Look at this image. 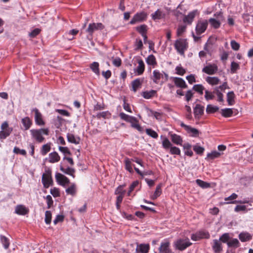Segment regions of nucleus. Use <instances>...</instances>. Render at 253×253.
Segmentation results:
<instances>
[{"mask_svg":"<svg viewBox=\"0 0 253 253\" xmlns=\"http://www.w3.org/2000/svg\"><path fill=\"white\" fill-rule=\"evenodd\" d=\"M30 132L32 138L36 140L38 142L41 143L44 140L43 134L46 135L49 134V129L46 128L33 129L30 130Z\"/></svg>","mask_w":253,"mask_h":253,"instance_id":"f257e3e1","label":"nucleus"},{"mask_svg":"<svg viewBox=\"0 0 253 253\" xmlns=\"http://www.w3.org/2000/svg\"><path fill=\"white\" fill-rule=\"evenodd\" d=\"M174 45L177 52L184 55L185 51L188 48V43L186 39L179 38L175 41Z\"/></svg>","mask_w":253,"mask_h":253,"instance_id":"f03ea898","label":"nucleus"},{"mask_svg":"<svg viewBox=\"0 0 253 253\" xmlns=\"http://www.w3.org/2000/svg\"><path fill=\"white\" fill-rule=\"evenodd\" d=\"M192 245L188 238L179 239L175 243L174 246L176 249L180 251H183Z\"/></svg>","mask_w":253,"mask_h":253,"instance_id":"7ed1b4c3","label":"nucleus"},{"mask_svg":"<svg viewBox=\"0 0 253 253\" xmlns=\"http://www.w3.org/2000/svg\"><path fill=\"white\" fill-rule=\"evenodd\" d=\"M42 181L43 187L45 188H47L50 185H52L53 180L51 177V171L50 170H46L45 172L43 173Z\"/></svg>","mask_w":253,"mask_h":253,"instance_id":"20e7f679","label":"nucleus"},{"mask_svg":"<svg viewBox=\"0 0 253 253\" xmlns=\"http://www.w3.org/2000/svg\"><path fill=\"white\" fill-rule=\"evenodd\" d=\"M0 127L1 130L0 131V139H5L11 133L12 128L9 127L7 122H3Z\"/></svg>","mask_w":253,"mask_h":253,"instance_id":"39448f33","label":"nucleus"},{"mask_svg":"<svg viewBox=\"0 0 253 253\" xmlns=\"http://www.w3.org/2000/svg\"><path fill=\"white\" fill-rule=\"evenodd\" d=\"M147 14L144 12L136 13L131 19L129 23L130 24H135L137 23L141 22L146 20Z\"/></svg>","mask_w":253,"mask_h":253,"instance_id":"423d86ee","label":"nucleus"},{"mask_svg":"<svg viewBox=\"0 0 253 253\" xmlns=\"http://www.w3.org/2000/svg\"><path fill=\"white\" fill-rule=\"evenodd\" d=\"M104 28V26L101 23H92L88 25V28L86 30V32L90 36L93 33L97 31L101 30Z\"/></svg>","mask_w":253,"mask_h":253,"instance_id":"0eeeda50","label":"nucleus"},{"mask_svg":"<svg viewBox=\"0 0 253 253\" xmlns=\"http://www.w3.org/2000/svg\"><path fill=\"white\" fill-rule=\"evenodd\" d=\"M218 70V67L215 64H209L202 69V72L208 75H213Z\"/></svg>","mask_w":253,"mask_h":253,"instance_id":"6e6552de","label":"nucleus"},{"mask_svg":"<svg viewBox=\"0 0 253 253\" xmlns=\"http://www.w3.org/2000/svg\"><path fill=\"white\" fill-rule=\"evenodd\" d=\"M208 25L207 20L199 21L196 27V33L198 35H200L204 33L206 30Z\"/></svg>","mask_w":253,"mask_h":253,"instance_id":"1a4fd4ad","label":"nucleus"},{"mask_svg":"<svg viewBox=\"0 0 253 253\" xmlns=\"http://www.w3.org/2000/svg\"><path fill=\"white\" fill-rule=\"evenodd\" d=\"M55 178L58 183L64 187L70 183L68 178L60 173L56 174Z\"/></svg>","mask_w":253,"mask_h":253,"instance_id":"9d476101","label":"nucleus"},{"mask_svg":"<svg viewBox=\"0 0 253 253\" xmlns=\"http://www.w3.org/2000/svg\"><path fill=\"white\" fill-rule=\"evenodd\" d=\"M33 111L35 113V123L39 126H43L44 125V122L42 119V114L39 111L38 109L35 108L33 109Z\"/></svg>","mask_w":253,"mask_h":253,"instance_id":"9b49d317","label":"nucleus"},{"mask_svg":"<svg viewBox=\"0 0 253 253\" xmlns=\"http://www.w3.org/2000/svg\"><path fill=\"white\" fill-rule=\"evenodd\" d=\"M159 250L161 253H173L169 249V242L162 243Z\"/></svg>","mask_w":253,"mask_h":253,"instance_id":"f8f14e48","label":"nucleus"},{"mask_svg":"<svg viewBox=\"0 0 253 253\" xmlns=\"http://www.w3.org/2000/svg\"><path fill=\"white\" fill-rule=\"evenodd\" d=\"M150 250L148 244H141L137 246L136 251L138 253H148Z\"/></svg>","mask_w":253,"mask_h":253,"instance_id":"ddd939ff","label":"nucleus"},{"mask_svg":"<svg viewBox=\"0 0 253 253\" xmlns=\"http://www.w3.org/2000/svg\"><path fill=\"white\" fill-rule=\"evenodd\" d=\"M173 81L175 85L178 87L186 88L188 87L185 82L182 78L175 77L173 79Z\"/></svg>","mask_w":253,"mask_h":253,"instance_id":"4468645a","label":"nucleus"},{"mask_svg":"<svg viewBox=\"0 0 253 253\" xmlns=\"http://www.w3.org/2000/svg\"><path fill=\"white\" fill-rule=\"evenodd\" d=\"M15 213L19 215H26L29 212L28 209L22 205H17L15 208Z\"/></svg>","mask_w":253,"mask_h":253,"instance_id":"2eb2a0df","label":"nucleus"},{"mask_svg":"<svg viewBox=\"0 0 253 253\" xmlns=\"http://www.w3.org/2000/svg\"><path fill=\"white\" fill-rule=\"evenodd\" d=\"M213 245L212 246L213 251L215 253H219L222 251L221 243L219 240L214 239L213 240Z\"/></svg>","mask_w":253,"mask_h":253,"instance_id":"dca6fc26","label":"nucleus"},{"mask_svg":"<svg viewBox=\"0 0 253 253\" xmlns=\"http://www.w3.org/2000/svg\"><path fill=\"white\" fill-rule=\"evenodd\" d=\"M204 107L197 104L194 109V114L196 118H199L204 113Z\"/></svg>","mask_w":253,"mask_h":253,"instance_id":"f3484780","label":"nucleus"},{"mask_svg":"<svg viewBox=\"0 0 253 253\" xmlns=\"http://www.w3.org/2000/svg\"><path fill=\"white\" fill-rule=\"evenodd\" d=\"M60 157L56 152L50 153L49 154L48 162L50 163H55L59 161Z\"/></svg>","mask_w":253,"mask_h":253,"instance_id":"a211bd4d","label":"nucleus"},{"mask_svg":"<svg viewBox=\"0 0 253 253\" xmlns=\"http://www.w3.org/2000/svg\"><path fill=\"white\" fill-rule=\"evenodd\" d=\"M153 20H156L162 19L165 17V14L160 9H157L154 13L151 14Z\"/></svg>","mask_w":253,"mask_h":253,"instance_id":"6ab92c4d","label":"nucleus"},{"mask_svg":"<svg viewBox=\"0 0 253 253\" xmlns=\"http://www.w3.org/2000/svg\"><path fill=\"white\" fill-rule=\"evenodd\" d=\"M119 116L122 120H123L127 122L132 123L133 122H136V118L132 116H130L123 112L120 113Z\"/></svg>","mask_w":253,"mask_h":253,"instance_id":"aec40b11","label":"nucleus"},{"mask_svg":"<svg viewBox=\"0 0 253 253\" xmlns=\"http://www.w3.org/2000/svg\"><path fill=\"white\" fill-rule=\"evenodd\" d=\"M138 65L137 68L134 70L135 73H136L138 75H142L145 70V65L142 60L138 61Z\"/></svg>","mask_w":253,"mask_h":253,"instance_id":"412c9836","label":"nucleus"},{"mask_svg":"<svg viewBox=\"0 0 253 253\" xmlns=\"http://www.w3.org/2000/svg\"><path fill=\"white\" fill-rule=\"evenodd\" d=\"M180 126L184 127L188 132L193 133V136H197L199 134V131L196 128L191 127L189 126L185 125L183 123H181Z\"/></svg>","mask_w":253,"mask_h":253,"instance_id":"4be33fe9","label":"nucleus"},{"mask_svg":"<svg viewBox=\"0 0 253 253\" xmlns=\"http://www.w3.org/2000/svg\"><path fill=\"white\" fill-rule=\"evenodd\" d=\"M143 82V80L140 79H136L132 81V89L134 92H136L137 90L141 87V85Z\"/></svg>","mask_w":253,"mask_h":253,"instance_id":"5701e85b","label":"nucleus"},{"mask_svg":"<svg viewBox=\"0 0 253 253\" xmlns=\"http://www.w3.org/2000/svg\"><path fill=\"white\" fill-rule=\"evenodd\" d=\"M206 81L211 85H215L220 82V80L216 77H207L206 78Z\"/></svg>","mask_w":253,"mask_h":253,"instance_id":"b1692460","label":"nucleus"},{"mask_svg":"<svg viewBox=\"0 0 253 253\" xmlns=\"http://www.w3.org/2000/svg\"><path fill=\"white\" fill-rule=\"evenodd\" d=\"M198 13L197 10H194L192 12H190L188 15L185 16L183 19V21L184 22H187L189 24H191L193 21V19L194 18L196 14Z\"/></svg>","mask_w":253,"mask_h":253,"instance_id":"393cba45","label":"nucleus"},{"mask_svg":"<svg viewBox=\"0 0 253 253\" xmlns=\"http://www.w3.org/2000/svg\"><path fill=\"white\" fill-rule=\"evenodd\" d=\"M67 138L68 142L75 144H79L80 142V138L79 137H75L74 134L68 133Z\"/></svg>","mask_w":253,"mask_h":253,"instance_id":"a878e982","label":"nucleus"},{"mask_svg":"<svg viewBox=\"0 0 253 253\" xmlns=\"http://www.w3.org/2000/svg\"><path fill=\"white\" fill-rule=\"evenodd\" d=\"M239 238L241 242H244L252 239V235L248 232H241L239 235Z\"/></svg>","mask_w":253,"mask_h":253,"instance_id":"bb28decb","label":"nucleus"},{"mask_svg":"<svg viewBox=\"0 0 253 253\" xmlns=\"http://www.w3.org/2000/svg\"><path fill=\"white\" fill-rule=\"evenodd\" d=\"M170 136L173 143L176 145H182L183 140L180 136L176 134H172L170 135Z\"/></svg>","mask_w":253,"mask_h":253,"instance_id":"cd10ccee","label":"nucleus"},{"mask_svg":"<svg viewBox=\"0 0 253 253\" xmlns=\"http://www.w3.org/2000/svg\"><path fill=\"white\" fill-rule=\"evenodd\" d=\"M227 101L229 105H232L235 103V94L233 91H230L227 94Z\"/></svg>","mask_w":253,"mask_h":253,"instance_id":"c85d7f7f","label":"nucleus"},{"mask_svg":"<svg viewBox=\"0 0 253 253\" xmlns=\"http://www.w3.org/2000/svg\"><path fill=\"white\" fill-rule=\"evenodd\" d=\"M76 185L75 183H72L70 187L66 189V193L73 196L76 195Z\"/></svg>","mask_w":253,"mask_h":253,"instance_id":"c756f323","label":"nucleus"},{"mask_svg":"<svg viewBox=\"0 0 253 253\" xmlns=\"http://www.w3.org/2000/svg\"><path fill=\"white\" fill-rule=\"evenodd\" d=\"M60 170L67 174L70 175L73 177H75L74 173L75 170L73 168L68 167L65 169L62 166H60Z\"/></svg>","mask_w":253,"mask_h":253,"instance_id":"7c9ffc66","label":"nucleus"},{"mask_svg":"<svg viewBox=\"0 0 253 253\" xmlns=\"http://www.w3.org/2000/svg\"><path fill=\"white\" fill-rule=\"evenodd\" d=\"M221 153L216 151H212L207 154L206 159L208 160H213L215 158H217L220 156Z\"/></svg>","mask_w":253,"mask_h":253,"instance_id":"2f4dec72","label":"nucleus"},{"mask_svg":"<svg viewBox=\"0 0 253 253\" xmlns=\"http://www.w3.org/2000/svg\"><path fill=\"white\" fill-rule=\"evenodd\" d=\"M0 241L5 249H7L9 248L10 242L9 239L7 237L2 235H0Z\"/></svg>","mask_w":253,"mask_h":253,"instance_id":"473e14b6","label":"nucleus"},{"mask_svg":"<svg viewBox=\"0 0 253 253\" xmlns=\"http://www.w3.org/2000/svg\"><path fill=\"white\" fill-rule=\"evenodd\" d=\"M157 94L156 90H151L150 91H146L142 92V96L144 98L150 99L154 96Z\"/></svg>","mask_w":253,"mask_h":253,"instance_id":"72a5a7b5","label":"nucleus"},{"mask_svg":"<svg viewBox=\"0 0 253 253\" xmlns=\"http://www.w3.org/2000/svg\"><path fill=\"white\" fill-rule=\"evenodd\" d=\"M153 75L152 80L153 82L156 84H158L159 80H160L163 76V75L159 71L156 70L153 71Z\"/></svg>","mask_w":253,"mask_h":253,"instance_id":"f704fd0d","label":"nucleus"},{"mask_svg":"<svg viewBox=\"0 0 253 253\" xmlns=\"http://www.w3.org/2000/svg\"><path fill=\"white\" fill-rule=\"evenodd\" d=\"M22 123L25 130H28L32 125V121L29 117H25L22 119Z\"/></svg>","mask_w":253,"mask_h":253,"instance_id":"c9c22d12","label":"nucleus"},{"mask_svg":"<svg viewBox=\"0 0 253 253\" xmlns=\"http://www.w3.org/2000/svg\"><path fill=\"white\" fill-rule=\"evenodd\" d=\"M233 113L231 108H225L221 110V114L222 116L227 118L231 117Z\"/></svg>","mask_w":253,"mask_h":253,"instance_id":"e433bc0d","label":"nucleus"},{"mask_svg":"<svg viewBox=\"0 0 253 253\" xmlns=\"http://www.w3.org/2000/svg\"><path fill=\"white\" fill-rule=\"evenodd\" d=\"M196 182L200 187L203 189L208 188L211 186L210 183L204 181L201 179H197Z\"/></svg>","mask_w":253,"mask_h":253,"instance_id":"4c0bfd02","label":"nucleus"},{"mask_svg":"<svg viewBox=\"0 0 253 253\" xmlns=\"http://www.w3.org/2000/svg\"><path fill=\"white\" fill-rule=\"evenodd\" d=\"M146 63L148 65L152 66L156 65L157 64V62L155 57L153 54L149 55L146 59Z\"/></svg>","mask_w":253,"mask_h":253,"instance_id":"58836bf2","label":"nucleus"},{"mask_svg":"<svg viewBox=\"0 0 253 253\" xmlns=\"http://www.w3.org/2000/svg\"><path fill=\"white\" fill-rule=\"evenodd\" d=\"M92 71L96 75H99L100 74L99 69V63L97 62H93L90 66Z\"/></svg>","mask_w":253,"mask_h":253,"instance_id":"ea45409f","label":"nucleus"},{"mask_svg":"<svg viewBox=\"0 0 253 253\" xmlns=\"http://www.w3.org/2000/svg\"><path fill=\"white\" fill-rule=\"evenodd\" d=\"M213 92L217 96V101L219 102H223V95L221 91L217 89V88H214L213 90Z\"/></svg>","mask_w":253,"mask_h":253,"instance_id":"a19ab883","label":"nucleus"},{"mask_svg":"<svg viewBox=\"0 0 253 253\" xmlns=\"http://www.w3.org/2000/svg\"><path fill=\"white\" fill-rule=\"evenodd\" d=\"M219 110V107L211 105H208L206 109V111L208 113H213Z\"/></svg>","mask_w":253,"mask_h":253,"instance_id":"79ce46f5","label":"nucleus"},{"mask_svg":"<svg viewBox=\"0 0 253 253\" xmlns=\"http://www.w3.org/2000/svg\"><path fill=\"white\" fill-rule=\"evenodd\" d=\"M193 89L199 93L201 95H202L203 94V90H204L205 88L202 84H197L193 86Z\"/></svg>","mask_w":253,"mask_h":253,"instance_id":"37998d69","label":"nucleus"},{"mask_svg":"<svg viewBox=\"0 0 253 253\" xmlns=\"http://www.w3.org/2000/svg\"><path fill=\"white\" fill-rule=\"evenodd\" d=\"M227 245L229 247L237 248L239 246V242L237 239H233L227 242Z\"/></svg>","mask_w":253,"mask_h":253,"instance_id":"c03bdc74","label":"nucleus"},{"mask_svg":"<svg viewBox=\"0 0 253 253\" xmlns=\"http://www.w3.org/2000/svg\"><path fill=\"white\" fill-rule=\"evenodd\" d=\"M125 168L129 172H133V169L131 167V161L128 158H126L125 160Z\"/></svg>","mask_w":253,"mask_h":253,"instance_id":"a18cd8bd","label":"nucleus"},{"mask_svg":"<svg viewBox=\"0 0 253 253\" xmlns=\"http://www.w3.org/2000/svg\"><path fill=\"white\" fill-rule=\"evenodd\" d=\"M50 150V144H44L42 148L41 154L44 156Z\"/></svg>","mask_w":253,"mask_h":253,"instance_id":"49530a36","label":"nucleus"},{"mask_svg":"<svg viewBox=\"0 0 253 253\" xmlns=\"http://www.w3.org/2000/svg\"><path fill=\"white\" fill-rule=\"evenodd\" d=\"M209 22L211 25L215 29L219 28L220 26V22L214 18H210L209 19Z\"/></svg>","mask_w":253,"mask_h":253,"instance_id":"de8ad7c7","label":"nucleus"},{"mask_svg":"<svg viewBox=\"0 0 253 253\" xmlns=\"http://www.w3.org/2000/svg\"><path fill=\"white\" fill-rule=\"evenodd\" d=\"M193 150L197 154L202 155L205 151V148L196 144L193 146Z\"/></svg>","mask_w":253,"mask_h":253,"instance_id":"09e8293b","label":"nucleus"},{"mask_svg":"<svg viewBox=\"0 0 253 253\" xmlns=\"http://www.w3.org/2000/svg\"><path fill=\"white\" fill-rule=\"evenodd\" d=\"M214 92L210 91L208 90L205 91V98L206 100H212L214 98Z\"/></svg>","mask_w":253,"mask_h":253,"instance_id":"8fccbe9b","label":"nucleus"},{"mask_svg":"<svg viewBox=\"0 0 253 253\" xmlns=\"http://www.w3.org/2000/svg\"><path fill=\"white\" fill-rule=\"evenodd\" d=\"M162 146L164 148L167 149L172 147V144L167 138H165L162 141Z\"/></svg>","mask_w":253,"mask_h":253,"instance_id":"3c124183","label":"nucleus"},{"mask_svg":"<svg viewBox=\"0 0 253 253\" xmlns=\"http://www.w3.org/2000/svg\"><path fill=\"white\" fill-rule=\"evenodd\" d=\"M146 132L147 134L150 136L152 138H157L158 137L157 133L155 131L151 128L146 129Z\"/></svg>","mask_w":253,"mask_h":253,"instance_id":"603ef678","label":"nucleus"},{"mask_svg":"<svg viewBox=\"0 0 253 253\" xmlns=\"http://www.w3.org/2000/svg\"><path fill=\"white\" fill-rule=\"evenodd\" d=\"M230 239L229 235L228 233H224L219 238V240L223 243H227L228 242Z\"/></svg>","mask_w":253,"mask_h":253,"instance_id":"864d4df0","label":"nucleus"},{"mask_svg":"<svg viewBox=\"0 0 253 253\" xmlns=\"http://www.w3.org/2000/svg\"><path fill=\"white\" fill-rule=\"evenodd\" d=\"M136 30L141 34L143 35L147 32V26L145 25H142L136 28Z\"/></svg>","mask_w":253,"mask_h":253,"instance_id":"5fc2aeb1","label":"nucleus"},{"mask_svg":"<svg viewBox=\"0 0 253 253\" xmlns=\"http://www.w3.org/2000/svg\"><path fill=\"white\" fill-rule=\"evenodd\" d=\"M52 214L50 211H46L45 213V222L46 224H50L51 220Z\"/></svg>","mask_w":253,"mask_h":253,"instance_id":"6e6d98bb","label":"nucleus"},{"mask_svg":"<svg viewBox=\"0 0 253 253\" xmlns=\"http://www.w3.org/2000/svg\"><path fill=\"white\" fill-rule=\"evenodd\" d=\"M170 153L171 154H175V155H180V150L175 146H172L170 148Z\"/></svg>","mask_w":253,"mask_h":253,"instance_id":"4d7b16f0","label":"nucleus"},{"mask_svg":"<svg viewBox=\"0 0 253 253\" xmlns=\"http://www.w3.org/2000/svg\"><path fill=\"white\" fill-rule=\"evenodd\" d=\"M186 26L185 25H181L178 27L177 30V36H180L185 31Z\"/></svg>","mask_w":253,"mask_h":253,"instance_id":"13d9d810","label":"nucleus"},{"mask_svg":"<svg viewBox=\"0 0 253 253\" xmlns=\"http://www.w3.org/2000/svg\"><path fill=\"white\" fill-rule=\"evenodd\" d=\"M239 68V64L235 62H232L231 64V72L234 73Z\"/></svg>","mask_w":253,"mask_h":253,"instance_id":"bf43d9fd","label":"nucleus"},{"mask_svg":"<svg viewBox=\"0 0 253 253\" xmlns=\"http://www.w3.org/2000/svg\"><path fill=\"white\" fill-rule=\"evenodd\" d=\"M50 193L54 197L60 196V192L58 188L54 187L50 189Z\"/></svg>","mask_w":253,"mask_h":253,"instance_id":"052dcab7","label":"nucleus"},{"mask_svg":"<svg viewBox=\"0 0 253 253\" xmlns=\"http://www.w3.org/2000/svg\"><path fill=\"white\" fill-rule=\"evenodd\" d=\"M200 234L201 239H208L210 238V234L208 232L205 231H200L198 232Z\"/></svg>","mask_w":253,"mask_h":253,"instance_id":"680f3d73","label":"nucleus"},{"mask_svg":"<svg viewBox=\"0 0 253 253\" xmlns=\"http://www.w3.org/2000/svg\"><path fill=\"white\" fill-rule=\"evenodd\" d=\"M177 74L183 76L186 72L185 70L181 66H177L175 68Z\"/></svg>","mask_w":253,"mask_h":253,"instance_id":"e2e57ef3","label":"nucleus"},{"mask_svg":"<svg viewBox=\"0 0 253 253\" xmlns=\"http://www.w3.org/2000/svg\"><path fill=\"white\" fill-rule=\"evenodd\" d=\"M13 152L15 154H20L23 156L26 155V152L24 149H20L17 147H15L13 149Z\"/></svg>","mask_w":253,"mask_h":253,"instance_id":"0e129e2a","label":"nucleus"},{"mask_svg":"<svg viewBox=\"0 0 253 253\" xmlns=\"http://www.w3.org/2000/svg\"><path fill=\"white\" fill-rule=\"evenodd\" d=\"M231 46L232 48L234 50H238L240 48V44L237 42L235 41H232L231 42Z\"/></svg>","mask_w":253,"mask_h":253,"instance_id":"69168bd1","label":"nucleus"},{"mask_svg":"<svg viewBox=\"0 0 253 253\" xmlns=\"http://www.w3.org/2000/svg\"><path fill=\"white\" fill-rule=\"evenodd\" d=\"M41 31L40 29L36 28L29 33V36L31 38H34L40 33Z\"/></svg>","mask_w":253,"mask_h":253,"instance_id":"338daca9","label":"nucleus"},{"mask_svg":"<svg viewBox=\"0 0 253 253\" xmlns=\"http://www.w3.org/2000/svg\"><path fill=\"white\" fill-rule=\"evenodd\" d=\"M131 123V126L132 127L136 129L139 131H142V128L141 127V126L138 124V121H137V120H136V122H132V123Z\"/></svg>","mask_w":253,"mask_h":253,"instance_id":"774afa93","label":"nucleus"}]
</instances>
